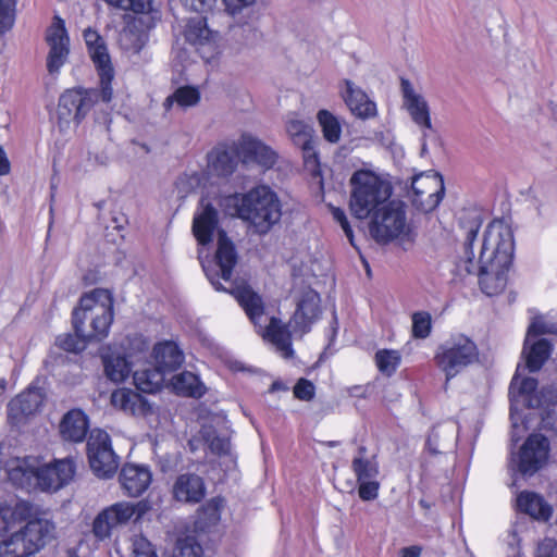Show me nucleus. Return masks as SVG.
Wrapping results in <instances>:
<instances>
[{
  "mask_svg": "<svg viewBox=\"0 0 557 557\" xmlns=\"http://www.w3.org/2000/svg\"><path fill=\"white\" fill-rule=\"evenodd\" d=\"M465 233L463 253L459 257L457 269L467 274L476 273L482 292L487 296L500 294L507 285V272L513 258V236L510 227L500 220L492 221L485 232L475 260L473 243L482 225L481 214L466 211L459 218Z\"/></svg>",
  "mask_w": 557,
  "mask_h": 557,
  "instance_id": "1",
  "label": "nucleus"
},
{
  "mask_svg": "<svg viewBox=\"0 0 557 557\" xmlns=\"http://www.w3.org/2000/svg\"><path fill=\"white\" fill-rule=\"evenodd\" d=\"M113 317V297L108 289L95 288L84 294L72 313L75 334L58 336V346L70 352L84 350L88 342L108 336Z\"/></svg>",
  "mask_w": 557,
  "mask_h": 557,
  "instance_id": "2",
  "label": "nucleus"
},
{
  "mask_svg": "<svg viewBox=\"0 0 557 557\" xmlns=\"http://www.w3.org/2000/svg\"><path fill=\"white\" fill-rule=\"evenodd\" d=\"M3 468L12 484L27 491L57 492L75 474L74 461L69 458L42 465L37 457H14L5 460Z\"/></svg>",
  "mask_w": 557,
  "mask_h": 557,
  "instance_id": "3",
  "label": "nucleus"
},
{
  "mask_svg": "<svg viewBox=\"0 0 557 557\" xmlns=\"http://www.w3.org/2000/svg\"><path fill=\"white\" fill-rule=\"evenodd\" d=\"M215 251V265L218 271L203 268L206 275L218 292H227L234 295L249 319L257 324L264 313L262 298L247 285H234L232 282L233 269L238 256L233 242L223 230L218 231Z\"/></svg>",
  "mask_w": 557,
  "mask_h": 557,
  "instance_id": "4",
  "label": "nucleus"
},
{
  "mask_svg": "<svg viewBox=\"0 0 557 557\" xmlns=\"http://www.w3.org/2000/svg\"><path fill=\"white\" fill-rule=\"evenodd\" d=\"M320 295L315 290L311 288L304 290L297 302L296 311L290 318L288 324H285L282 320L272 317L262 333L263 338L270 342L282 357H293L292 332L289 329L300 336L308 333L311 330L312 324L320 317Z\"/></svg>",
  "mask_w": 557,
  "mask_h": 557,
  "instance_id": "5",
  "label": "nucleus"
},
{
  "mask_svg": "<svg viewBox=\"0 0 557 557\" xmlns=\"http://www.w3.org/2000/svg\"><path fill=\"white\" fill-rule=\"evenodd\" d=\"M349 209L359 220L369 218L387 203L392 194L391 185L369 170L356 171L349 180Z\"/></svg>",
  "mask_w": 557,
  "mask_h": 557,
  "instance_id": "6",
  "label": "nucleus"
},
{
  "mask_svg": "<svg viewBox=\"0 0 557 557\" xmlns=\"http://www.w3.org/2000/svg\"><path fill=\"white\" fill-rule=\"evenodd\" d=\"M237 207L238 216L250 223L260 235L269 233L282 216L281 202L276 194L265 185L257 186L244 194Z\"/></svg>",
  "mask_w": 557,
  "mask_h": 557,
  "instance_id": "7",
  "label": "nucleus"
},
{
  "mask_svg": "<svg viewBox=\"0 0 557 557\" xmlns=\"http://www.w3.org/2000/svg\"><path fill=\"white\" fill-rule=\"evenodd\" d=\"M480 352L473 339L465 334H454L436 348L434 362L445 374V387L449 381L479 362Z\"/></svg>",
  "mask_w": 557,
  "mask_h": 557,
  "instance_id": "8",
  "label": "nucleus"
},
{
  "mask_svg": "<svg viewBox=\"0 0 557 557\" xmlns=\"http://www.w3.org/2000/svg\"><path fill=\"white\" fill-rule=\"evenodd\" d=\"M369 218V234L377 244L385 245L399 239L406 247L413 243L414 235L407 223L406 211L400 202H387Z\"/></svg>",
  "mask_w": 557,
  "mask_h": 557,
  "instance_id": "9",
  "label": "nucleus"
},
{
  "mask_svg": "<svg viewBox=\"0 0 557 557\" xmlns=\"http://www.w3.org/2000/svg\"><path fill=\"white\" fill-rule=\"evenodd\" d=\"M55 527L48 519H34L0 543V557H28L54 539Z\"/></svg>",
  "mask_w": 557,
  "mask_h": 557,
  "instance_id": "10",
  "label": "nucleus"
},
{
  "mask_svg": "<svg viewBox=\"0 0 557 557\" xmlns=\"http://www.w3.org/2000/svg\"><path fill=\"white\" fill-rule=\"evenodd\" d=\"M108 4L134 12L137 16L128 24L121 34V40L127 49L139 51L144 46L145 33L152 27L161 18L158 9L152 8L151 0H104Z\"/></svg>",
  "mask_w": 557,
  "mask_h": 557,
  "instance_id": "11",
  "label": "nucleus"
},
{
  "mask_svg": "<svg viewBox=\"0 0 557 557\" xmlns=\"http://www.w3.org/2000/svg\"><path fill=\"white\" fill-rule=\"evenodd\" d=\"M99 98L102 99L101 90L99 91L92 88H74L64 91L58 104L60 128H67L72 121L79 124L94 108Z\"/></svg>",
  "mask_w": 557,
  "mask_h": 557,
  "instance_id": "12",
  "label": "nucleus"
},
{
  "mask_svg": "<svg viewBox=\"0 0 557 557\" xmlns=\"http://www.w3.org/2000/svg\"><path fill=\"white\" fill-rule=\"evenodd\" d=\"M83 37L89 57L92 63L95 64V67L100 78L102 101L110 102L113 96L111 83L114 77V70L111 63V58L106 41L100 36V34L91 27H88L84 30Z\"/></svg>",
  "mask_w": 557,
  "mask_h": 557,
  "instance_id": "13",
  "label": "nucleus"
},
{
  "mask_svg": "<svg viewBox=\"0 0 557 557\" xmlns=\"http://www.w3.org/2000/svg\"><path fill=\"white\" fill-rule=\"evenodd\" d=\"M87 456L94 473L109 479L119 468V456L113 451L111 438L106 431L92 430L87 441Z\"/></svg>",
  "mask_w": 557,
  "mask_h": 557,
  "instance_id": "14",
  "label": "nucleus"
},
{
  "mask_svg": "<svg viewBox=\"0 0 557 557\" xmlns=\"http://www.w3.org/2000/svg\"><path fill=\"white\" fill-rule=\"evenodd\" d=\"M412 205L422 212H431L438 207L445 186L441 174L435 172L416 175L411 182Z\"/></svg>",
  "mask_w": 557,
  "mask_h": 557,
  "instance_id": "15",
  "label": "nucleus"
},
{
  "mask_svg": "<svg viewBox=\"0 0 557 557\" xmlns=\"http://www.w3.org/2000/svg\"><path fill=\"white\" fill-rule=\"evenodd\" d=\"M549 443L543 434H531L522 445L519 454L512 456L510 466L522 475H533L548 458Z\"/></svg>",
  "mask_w": 557,
  "mask_h": 557,
  "instance_id": "16",
  "label": "nucleus"
},
{
  "mask_svg": "<svg viewBox=\"0 0 557 557\" xmlns=\"http://www.w3.org/2000/svg\"><path fill=\"white\" fill-rule=\"evenodd\" d=\"M141 507H145L141 503L133 505L131 503L121 502L103 509L94 520V535L100 541L110 537L112 531L115 528L127 523L136 511H138L139 517L144 512Z\"/></svg>",
  "mask_w": 557,
  "mask_h": 557,
  "instance_id": "17",
  "label": "nucleus"
},
{
  "mask_svg": "<svg viewBox=\"0 0 557 557\" xmlns=\"http://www.w3.org/2000/svg\"><path fill=\"white\" fill-rule=\"evenodd\" d=\"M46 41L49 46L47 70L50 74L59 73L70 53V39L64 21L55 16L47 29Z\"/></svg>",
  "mask_w": 557,
  "mask_h": 557,
  "instance_id": "18",
  "label": "nucleus"
},
{
  "mask_svg": "<svg viewBox=\"0 0 557 557\" xmlns=\"http://www.w3.org/2000/svg\"><path fill=\"white\" fill-rule=\"evenodd\" d=\"M237 157L244 164H257L263 170L272 169L278 158L270 146L250 135H243L239 139Z\"/></svg>",
  "mask_w": 557,
  "mask_h": 557,
  "instance_id": "19",
  "label": "nucleus"
},
{
  "mask_svg": "<svg viewBox=\"0 0 557 557\" xmlns=\"http://www.w3.org/2000/svg\"><path fill=\"white\" fill-rule=\"evenodd\" d=\"M44 395L38 387H29L18 394L8 405V420L18 424L25 417L34 414L42 405Z\"/></svg>",
  "mask_w": 557,
  "mask_h": 557,
  "instance_id": "20",
  "label": "nucleus"
},
{
  "mask_svg": "<svg viewBox=\"0 0 557 557\" xmlns=\"http://www.w3.org/2000/svg\"><path fill=\"white\" fill-rule=\"evenodd\" d=\"M400 89L404 107L407 109L414 124L431 129L430 108L424 97L416 92L412 84L407 78L400 79Z\"/></svg>",
  "mask_w": 557,
  "mask_h": 557,
  "instance_id": "21",
  "label": "nucleus"
},
{
  "mask_svg": "<svg viewBox=\"0 0 557 557\" xmlns=\"http://www.w3.org/2000/svg\"><path fill=\"white\" fill-rule=\"evenodd\" d=\"M151 479L148 467L135 463L124 465L119 475L122 488L131 497L141 495L149 487Z\"/></svg>",
  "mask_w": 557,
  "mask_h": 557,
  "instance_id": "22",
  "label": "nucleus"
},
{
  "mask_svg": "<svg viewBox=\"0 0 557 557\" xmlns=\"http://www.w3.org/2000/svg\"><path fill=\"white\" fill-rule=\"evenodd\" d=\"M201 211L196 213L193 220V234L197 242L206 246L212 242L213 232L219 223V213L211 203L201 200Z\"/></svg>",
  "mask_w": 557,
  "mask_h": 557,
  "instance_id": "23",
  "label": "nucleus"
},
{
  "mask_svg": "<svg viewBox=\"0 0 557 557\" xmlns=\"http://www.w3.org/2000/svg\"><path fill=\"white\" fill-rule=\"evenodd\" d=\"M346 89L344 100L354 115L360 119L373 117L376 114V106L367 94L350 81H345Z\"/></svg>",
  "mask_w": 557,
  "mask_h": 557,
  "instance_id": "24",
  "label": "nucleus"
},
{
  "mask_svg": "<svg viewBox=\"0 0 557 557\" xmlns=\"http://www.w3.org/2000/svg\"><path fill=\"white\" fill-rule=\"evenodd\" d=\"M205 483L197 474H181L173 486L174 497L185 503H199L205 497Z\"/></svg>",
  "mask_w": 557,
  "mask_h": 557,
  "instance_id": "25",
  "label": "nucleus"
},
{
  "mask_svg": "<svg viewBox=\"0 0 557 557\" xmlns=\"http://www.w3.org/2000/svg\"><path fill=\"white\" fill-rule=\"evenodd\" d=\"M111 404L114 408L134 416H144L150 411L148 401L138 393L119 388L111 394Z\"/></svg>",
  "mask_w": 557,
  "mask_h": 557,
  "instance_id": "26",
  "label": "nucleus"
},
{
  "mask_svg": "<svg viewBox=\"0 0 557 557\" xmlns=\"http://www.w3.org/2000/svg\"><path fill=\"white\" fill-rule=\"evenodd\" d=\"M89 428L88 418L81 409L66 412L60 423L62 437L71 442H83Z\"/></svg>",
  "mask_w": 557,
  "mask_h": 557,
  "instance_id": "27",
  "label": "nucleus"
},
{
  "mask_svg": "<svg viewBox=\"0 0 557 557\" xmlns=\"http://www.w3.org/2000/svg\"><path fill=\"white\" fill-rule=\"evenodd\" d=\"M154 366L170 373L178 369L184 356L176 344L172 342L160 343L153 348Z\"/></svg>",
  "mask_w": 557,
  "mask_h": 557,
  "instance_id": "28",
  "label": "nucleus"
},
{
  "mask_svg": "<svg viewBox=\"0 0 557 557\" xmlns=\"http://www.w3.org/2000/svg\"><path fill=\"white\" fill-rule=\"evenodd\" d=\"M517 506L519 510L537 520L546 521L552 516V507L536 493H520L517 498Z\"/></svg>",
  "mask_w": 557,
  "mask_h": 557,
  "instance_id": "29",
  "label": "nucleus"
},
{
  "mask_svg": "<svg viewBox=\"0 0 557 557\" xmlns=\"http://www.w3.org/2000/svg\"><path fill=\"white\" fill-rule=\"evenodd\" d=\"M166 374L157 366H149L148 368L136 370L133 377L137 389L143 393L152 394L162 387Z\"/></svg>",
  "mask_w": 557,
  "mask_h": 557,
  "instance_id": "30",
  "label": "nucleus"
},
{
  "mask_svg": "<svg viewBox=\"0 0 557 557\" xmlns=\"http://www.w3.org/2000/svg\"><path fill=\"white\" fill-rule=\"evenodd\" d=\"M102 361L107 377L114 383L124 382L132 372L129 362L120 354H107Z\"/></svg>",
  "mask_w": 557,
  "mask_h": 557,
  "instance_id": "31",
  "label": "nucleus"
},
{
  "mask_svg": "<svg viewBox=\"0 0 557 557\" xmlns=\"http://www.w3.org/2000/svg\"><path fill=\"white\" fill-rule=\"evenodd\" d=\"M530 337L524 341L523 354L527 359V367L531 372L539 371L550 355V345L547 339H539L528 349Z\"/></svg>",
  "mask_w": 557,
  "mask_h": 557,
  "instance_id": "32",
  "label": "nucleus"
},
{
  "mask_svg": "<svg viewBox=\"0 0 557 557\" xmlns=\"http://www.w3.org/2000/svg\"><path fill=\"white\" fill-rule=\"evenodd\" d=\"M236 157L225 148H215L208 154V165L219 176L231 175L236 168Z\"/></svg>",
  "mask_w": 557,
  "mask_h": 557,
  "instance_id": "33",
  "label": "nucleus"
},
{
  "mask_svg": "<svg viewBox=\"0 0 557 557\" xmlns=\"http://www.w3.org/2000/svg\"><path fill=\"white\" fill-rule=\"evenodd\" d=\"M173 389L183 396L200 397L203 395V385L197 375L189 371L181 372L171 380Z\"/></svg>",
  "mask_w": 557,
  "mask_h": 557,
  "instance_id": "34",
  "label": "nucleus"
},
{
  "mask_svg": "<svg viewBox=\"0 0 557 557\" xmlns=\"http://www.w3.org/2000/svg\"><path fill=\"white\" fill-rule=\"evenodd\" d=\"M186 39L193 45H206L213 39V33L207 25V18L198 16L190 18L185 30Z\"/></svg>",
  "mask_w": 557,
  "mask_h": 557,
  "instance_id": "35",
  "label": "nucleus"
},
{
  "mask_svg": "<svg viewBox=\"0 0 557 557\" xmlns=\"http://www.w3.org/2000/svg\"><path fill=\"white\" fill-rule=\"evenodd\" d=\"M200 101V91L198 88L193 86L178 87L171 96H169L163 106L169 110L173 103L182 109L195 107Z\"/></svg>",
  "mask_w": 557,
  "mask_h": 557,
  "instance_id": "36",
  "label": "nucleus"
},
{
  "mask_svg": "<svg viewBox=\"0 0 557 557\" xmlns=\"http://www.w3.org/2000/svg\"><path fill=\"white\" fill-rule=\"evenodd\" d=\"M286 132L296 146L307 145L312 139V128L301 120L290 117L286 122Z\"/></svg>",
  "mask_w": 557,
  "mask_h": 557,
  "instance_id": "37",
  "label": "nucleus"
},
{
  "mask_svg": "<svg viewBox=\"0 0 557 557\" xmlns=\"http://www.w3.org/2000/svg\"><path fill=\"white\" fill-rule=\"evenodd\" d=\"M351 469L356 475L357 482L375 479L379 474V465L374 457H355L351 462Z\"/></svg>",
  "mask_w": 557,
  "mask_h": 557,
  "instance_id": "38",
  "label": "nucleus"
},
{
  "mask_svg": "<svg viewBox=\"0 0 557 557\" xmlns=\"http://www.w3.org/2000/svg\"><path fill=\"white\" fill-rule=\"evenodd\" d=\"M318 121L322 127L324 138L330 143H337L342 134L337 119L329 111L321 110L318 113Z\"/></svg>",
  "mask_w": 557,
  "mask_h": 557,
  "instance_id": "39",
  "label": "nucleus"
},
{
  "mask_svg": "<svg viewBox=\"0 0 557 557\" xmlns=\"http://www.w3.org/2000/svg\"><path fill=\"white\" fill-rule=\"evenodd\" d=\"M202 437L212 454L218 456H225L230 454L231 442L228 437L218 435L215 430L211 428L202 430Z\"/></svg>",
  "mask_w": 557,
  "mask_h": 557,
  "instance_id": "40",
  "label": "nucleus"
},
{
  "mask_svg": "<svg viewBox=\"0 0 557 557\" xmlns=\"http://www.w3.org/2000/svg\"><path fill=\"white\" fill-rule=\"evenodd\" d=\"M203 549L195 536L178 539L170 557H202Z\"/></svg>",
  "mask_w": 557,
  "mask_h": 557,
  "instance_id": "41",
  "label": "nucleus"
},
{
  "mask_svg": "<svg viewBox=\"0 0 557 557\" xmlns=\"http://www.w3.org/2000/svg\"><path fill=\"white\" fill-rule=\"evenodd\" d=\"M379 370L385 374H392L399 364L400 356L396 350H379L375 354Z\"/></svg>",
  "mask_w": 557,
  "mask_h": 557,
  "instance_id": "42",
  "label": "nucleus"
},
{
  "mask_svg": "<svg viewBox=\"0 0 557 557\" xmlns=\"http://www.w3.org/2000/svg\"><path fill=\"white\" fill-rule=\"evenodd\" d=\"M431 314L421 311L412 315V335L416 338H426L431 333Z\"/></svg>",
  "mask_w": 557,
  "mask_h": 557,
  "instance_id": "43",
  "label": "nucleus"
},
{
  "mask_svg": "<svg viewBox=\"0 0 557 557\" xmlns=\"http://www.w3.org/2000/svg\"><path fill=\"white\" fill-rule=\"evenodd\" d=\"M30 506L29 504L25 502L17 503L14 511L11 512L9 509H1L0 510V535L8 531L10 528V521L9 518L13 515H16L21 518H27L30 515Z\"/></svg>",
  "mask_w": 557,
  "mask_h": 557,
  "instance_id": "44",
  "label": "nucleus"
},
{
  "mask_svg": "<svg viewBox=\"0 0 557 557\" xmlns=\"http://www.w3.org/2000/svg\"><path fill=\"white\" fill-rule=\"evenodd\" d=\"M15 0H0V34L8 32L14 23Z\"/></svg>",
  "mask_w": 557,
  "mask_h": 557,
  "instance_id": "45",
  "label": "nucleus"
},
{
  "mask_svg": "<svg viewBox=\"0 0 557 557\" xmlns=\"http://www.w3.org/2000/svg\"><path fill=\"white\" fill-rule=\"evenodd\" d=\"M540 334H557V323L546 321L543 317L535 318L528 329V337Z\"/></svg>",
  "mask_w": 557,
  "mask_h": 557,
  "instance_id": "46",
  "label": "nucleus"
},
{
  "mask_svg": "<svg viewBox=\"0 0 557 557\" xmlns=\"http://www.w3.org/2000/svg\"><path fill=\"white\" fill-rule=\"evenodd\" d=\"M358 494L362 500H373L379 495L380 483L375 479L359 481Z\"/></svg>",
  "mask_w": 557,
  "mask_h": 557,
  "instance_id": "47",
  "label": "nucleus"
},
{
  "mask_svg": "<svg viewBox=\"0 0 557 557\" xmlns=\"http://www.w3.org/2000/svg\"><path fill=\"white\" fill-rule=\"evenodd\" d=\"M294 395L300 400L309 401L314 397V385L306 379H300L294 386Z\"/></svg>",
  "mask_w": 557,
  "mask_h": 557,
  "instance_id": "48",
  "label": "nucleus"
},
{
  "mask_svg": "<svg viewBox=\"0 0 557 557\" xmlns=\"http://www.w3.org/2000/svg\"><path fill=\"white\" fill-rule=\"evenodd\" d=\"M332 215H333V219L339 223L341 227L343 228L346 237L348 238L349 243L355 246L354 244V232H352V228L348 222V219L346 216V213L344 212V210L339 209V208H333L332 209Z\"/></svg>",
  "mask_w": 557,
  "mask_h": 557,
  "instance_id": "49",
  "label": "nucleus"
},
{
  "mask_svg": "<svg viewBox=\"0 0 557 557\" xmlns=\"http://www.w3.org/2000/svg\"><path fill=\"white\" fill-rule=\"evenodd\" d=\"M215 2L216 0H183L186 8L198 13L210 11L214 7Z\"/></svg>",
  "mask_w": 557,
  "mask_h": 557,
  "instance_id": "50",
  "label": "nucleus"
},
{
  "mask_svg": "<svg viewBox=\"0 0 557 557\" xmlns=\"http://www.w3.org/2000/svg\"><path fill=\"white\" fill-rule=\"evenodd\" d=\"M302 149L304 160L307 166L314 168L318 164V157L314 151L313 141H310L307 145L299 146Z\"/></svg>",
  "mask_w": 557,
  "mask_h": 557,
  "instance_id": "51",
  "label": "nucleus"
},
{
  "mask_svg": "<svg viewBox=\"0 0 557 557\" xmlns=\"http://www.w3.org/2000/svg\"><path fill=\"white\" fill-rule=\"evenodd\" d=\"M256 0H223L227 12L232 15L239 13L243 9L251 5Z\"/></svg>",
  "mask_w": 557,
  "mask_h": 557,
  "instance_id": "52",
  "label": "nucleus"
},
{
  "mask_svg": "<svg viewBox=\"0 0 557 557\" xmlns=\"http://www.w3.org/2000/svg\"><path fill=\"white\" fill-rule=\"evenodd\" d=\"M422 135L423 141H430L434 146H440V136L437 134V131L433 127L431 124V129L424 126H419Z\"/></svg>",
  "mask_w": 557,
  "mask_h": 557,
  "instance_id": "53",
  "label": "nucleus"
},
{
  "mask_svg": "<svg viewBox=\"0 0 557 557\" xmlns=\"http://www.w3.org/2000/svg\"><path fill=\"white\" fill-rule=\"evenodd\" d=\"M537 387V381L534 377H524L520 381L518 392L521 395H529Z\"/></svg>",
  "mask_w": 557,
  "mask_h": 557,
  "instance_id": "54",
  "label": "nucleus"
},
{
  "mask_svg": "<svg viewBox=\"0 0 557 557\" xmlns=\"http://www.w3.org/2000/svg\"><path fill=\"white\" fill-rule=\"evenodd\" d=\"M421 547L420 546H409L405 547L400 550V557H420L421 555Z\"/></svg>",
  "mask_w": 557,
  "mask_h": 557,
  "instance_id": "55",
  "label": "nucleus"
},
{
  "mask_svg": "<svg viewBox=\"0 0 557 557\" xmlns=\"http://www.w3.org/2000/svg\"><path fill=\"white\" fill-rule=\"evenodd\" d=\"M10 172V162L5 156L3 148L0 146V175H5Z\"/></svg>",
  "mask_w": 557,
  "mask_h": 557,
  "instance_id": "56",
  "label": "nucleus"
},
{
  "mask_svg": "<svg viewBox=\"0 0 557 557\" xmlns=\"http://www.w3.org/2000/svg\"><path fill=\"white\" fill-rule=\"evenodd\" d=\"M348 393L354 397H362L364 395V391L361 386H352L348 389Z\"/></svg>",
  "mask_w": 557,
  "mask_h": 557,
  "instance_id": "57",
  "label": "nucleus"
},
{
  "mask_svg": "<svg viewBox=\"0 0 557 557\" xmlns=\"http://www.w3.org/2000/svg\"><path fill=\"white\" fill-rule=\"evenodd\" d=\"M518 382H519V379H518V376H517V375H515V376H513V379H512V381H511V384H510V388H509V389H510V393H512V392H513V389L516 388V386H517Z\"/></svg>",
  "mask_w": 557,
  "mask_h": 557,
  "instance_id": "58",
  "label": "nucleus"
},
{
  "mask_svg": "<svg viewBox=\"0 0 557 557\" xmlns=\"http://www.w3.org/2000/svg\"><path fill=\"white\" fill-rule=\"evenodd\" d=\"M366 454H367V448L364 446H360L358 448V455L356 457H367Z\"/></svg>",
  "mask_w": 557,
  "mask_h": 557,
  "instance_id": "59",
  "label": "nucleus"
},
{
  "mask_svg": "<svg viewBox=\"0 0 557 557\" xmlns=\"http://www.w3.org/2000/svg\"><path fill=\"white\" fill-rule=\"evenodd\" d=\"M278 388H281V383L274 382V383H272V385L270 387V392H274V391H276Z\"/></svg>",
  "mask_w": 557,
  "mask_h": 557,
  "instance_id": "60",
  "label": "nucleus"
},
{
  "mask_svg": "<svg viewBox=\"0 0 557 557\" xmlns=\"http://www.w3.org/2000/svg\"><path fill=\"white\" fill-rule=\"evenodd\" d=\"M428 152V143L422 140L421 154L424 156Z\"/></svg>",
  "mask_w": 557,
  "mask_h": 557,
  "instance_id": "61",
  "label": "nucleus"
},
{
  "mask_svg": "<svg viewBox=\"0 0 557 557\" xmlns=\"http://www.w3.org/2000/svg\"><path fill=\"white\" fill-rule=\"evenodd\" d=\"M437 437V433L435 431H432L431 435L428 438V444L431 445L432 440Z\"/></svg>",
  "mask_w": 557,
  "mask_h": 557,
  "instance_id": "62",
  "label": "nucleus"
},
{
  "mask_svg": "<svg viewBox=\"0 0 557 557\" xmlns=\"http://www.w3.org/2000/svg\"><path fill=\"white\" fill-rule=\"evenodd\" d=\"M5 389V381L3 379H0V393H2Z\"/></svg>",
  "mask_w": 557,
  "mask_h": 557,
  "instance_id": "63",
  "label": "nucleus"
},
{
  "mask_svg": "<svg viewBox=\"0 0 557 557\" xmlns=\"http://www.w3.org/2000/svg\"><path fill=\"white\" fill-rule=\"evenodd\" d=\"M536 210H537L539 214L542 213V203L541 202L537 203Z\"/></svg>",
  "mask_w": 557,
  "mask_h": 557,
  "instance_id": "64",
  "label": "nucleus"
}]
</instances>
